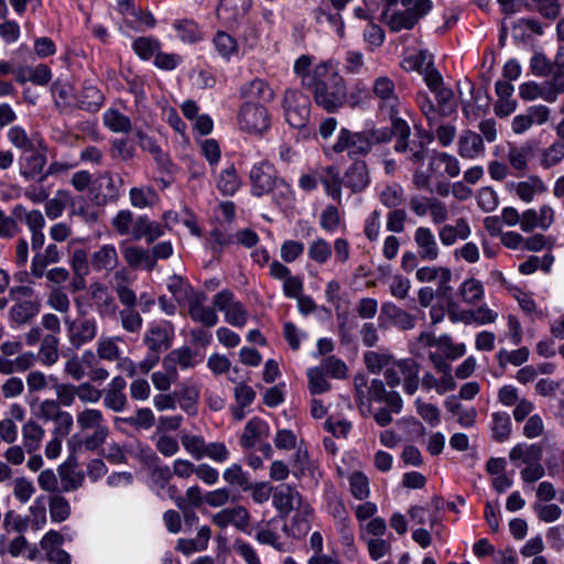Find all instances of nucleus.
Segmentation results:
<instances>
[{
	"mask_svg": "<svg viewBox=\"0 0 564 564\" xmlns=\"http://www.w3.org/2000/svg\"><path fill=\"white\" fill-rule=\"evenodd\" d=\"M123 341L120 336H101L96 346V354L100 360L118 361L121 359L122 351L119 343Z\"/></svg>",
	"mask_w": 564,
	"mask_h": 564,
	"instance_id": "nucleus-35",
	"label": "nucleus"
},
{
	"mask_svg": "<svg viewBox=\"0 0 564 564\" xmlns=\"http://www.w3.org/2000/svg\"><path fill=\"white\" fill-rule=\"evenodd\" d=\"M542 457V448L539 445L518 444L509 453L512 462L522 460L527 465L540 462Z\"/></svg>",
	"mask_w": 564,
	"mask_h": 564,
	"instance_id": "nucleus-51",
	"label": "nucleus"
},
{
	"mask_svg": "<svg viewBox=\"0 0 564 564\" xmlns=\"http://www.w3.org/2000/svg\"><path fill=\"white\" fill-rule=\"evenodd\" d=\"M118 263V253L112 245H105L90 257V264L95 271H110Z\"/></svg>",
	"mask_w": 564,
	"mask_h": 564,
	"instance_id": "nucleus-36",
	"label": "nucleus"
},
{
	"mask_svg": "<svg viewBox=\"0 0 564 564\" xmlns=\"http://www.w3.org/2000/svg\"><path fill=\"white\" fill-rule=\"evenodd\" d=\"M122 178L116 181L113 176L109 173H105L100 175L95 184L101 191V196L104 202H115L120 196V186L122 185Z\"/></svg>",
	"mask_w": 564,
	"mask_h": 564,
	"instance_id": "nucleus-50",
	"label": "nucleus"
},
{
	"mask_svg": "<svg viewBox=\"0 0 564 564\" xmlns=\"http://www.w3.org/2000/svg\"><path fill=\"white\" fill-rule=\"evenodd\" d=\"M369 401L383 402L393 413H400L403 406L401 395L397 391H388L380 379H373L368 388Z\"/></svg>",
	"mask_w": 564,
	"mask_h": 564,
	"instance_id": "nucleus-23",
	"label": "nucleus"
},
{
	"mask_svg": "<svg viewBox=\"0 0 564 564\" xmlns=\"http://www.w3.org/2000/svg\"><path fill=\"white\" fill-rule=\"evenodd\" d=\"M9 295L13 302L8 313L9 322L15 326L31 324L42 306L35 291L28 285H18L10 289Z\"/></svg>",
	"mask_w": 564,
	"mask_h": 564,
	"instance_id": "nucleus-3",
	"label": "nucleus"
},
{
	"mask_svg": "<svg viewBox=\"0 0 564 564\" xmlns=\"http://www.w3.org/2000/svg\"><path fill=\"white\" fill-rule=\"evenodd\" d=\"M432 6L431 0H413L412 4L403 6L404 10L393 11V6L387 3V9L381 14V21L386 23L392 32L411 30L421 18L431 11Z\"/></svg>",
	"mask_w": 564,
	"mask_h": 564,
	"instance_id": "nucleus-4",
	"label": "nucleus"
},
{
	"mask_svg": "<svg viewBox=\"0 0 564 564\" xmlns=\"http://www.w3.org/2000/svg\"><path fill=\"white\" fill-rule=\"evenodd\" d=\"M58 477L61 478V491L72 492L83 487L85 481V474L83 470L77 469L73 464H62L57 468Z\"/></svg>",
	"mask_w": 564,
	"mask_h": 564,
	"instance_id": "nucleus-32",
	"label": "nucleus"
},
{
	"mask_svg": "<svg viewBox=\"0 0 564 564\" xmlns=\"http://www.w3.org/2000/svg\"><path fill=\"white\" fill-rule=\"evenodd\" d=\"M471 234V229L465 218H458L454 225H444L438 230L441 242L446 246H453L458 239L465 240Z\"/></svg>",
	"mask_w": 564,
	"mask_h": 564,
	"instance_id": "nucleus-31",
	"label": "nucleus"
},
{
	"mask_svg": "<svg viewBox=\"0 0 564 564\" xmlns=\"http://www.w3.org/2000/svg\"><path fill=\"white\" fill-rule=\"evenodd\" d=\"M69 344L74 348H79L86 344L91 343L98 335V324L94 317H80L64 319Z\"/></svg>",
	"mask_w": 564,
	"mask_h": 564,
	"instance_id": "nucleus-9",
	"label": "nucleus"
},
{
	"mask_svg": "<svg viewBox=\"0 0 564 564\" xmlns=\"http://www.w3.org/2000/svg\"><path fill=\"white\" fill-rule=\"evenodd\" d=\"M457 152L463 159H476L485 152L482 137L471 130H464L458 137Z\"/></svg>",
	"mask_w": 564,
	"mask_h": 564,
	"instance_id": "nucleus-25",
	"label": "nucleus"
},
{
	"mask_svg": "<svg viewBox=\"0 0 564 564\" xmlns=\"http://www.w3.org/2000/svg\"><path fill=\"white\" fill-rule=\"evenodd\" d=\"M51 89L55 99V105L59 109L70 108L76 104L74 88L69 83L57 79L53 83Z\"/></svg>",
	"mask_w": 564,
	"mask_h": 564,
	"instance_id": "nucleus-49",
	"label": "nucleus"
},
{
	"mask_svg": "<svg viewBox=\"0 0 564 564\" xmlns=\"http://www.w3.org/2000/svg\"><path fill=\"white\" fill-rule=\"evenodd\" d=\"M240 128L249 133L261 134L270 127V116L259 104L246 102L241 106L238 117Z\"/></svg>",
	"mask_w": 564,
	"mask_h": 564,
	"instance_id": "nucleus-7",
	"label": "nucleus"
},
{
	"mask_svg": "<svg viewBox=\"0 0 564 564\" xmlns=\"http://www.w3.org/2000/svg\"><path fill=\"white\" fill-rule=\"evenodd\" d=\"M312 513L313 509L306 501L296 506L290 522L283 525V532L294 539L305 536L311 528Z\"/></svg>",
	"mask_w": 564,
	"mask_h": 564,
	"instance_id": "nucleus-15",
	"label": "nucleus"
},
{
	"mask_svg": "<svg viewBox=\"0 0 564 564\" xmlns=\"http://www.w3.org/2000/svg\"><path fill=\"white\" fill-rule=\"evenodd\" d=\"M304 502L305 500L295 487L289 484H281L274 487L272 503L283 517Z\"/></svg>",
	"mask_w": 564,
	"mask_h": 564,
	"instance_id": "nucleus-11",
	"label": "nucleus"
},
{
	"mask_svg": "<svg viewBox=\"0 0 564 564\" xmlns=\"http://www.w3.org/2000/svg\"><path fill=\"white\" fill-rule=\"evenodd\" d=\"M59 339L55 335H45L42 338L39 349V358L41 362L47 367L53 366L58 360Z\"/></svg>",
	"mask_w": 564,
	"mask_h": 564,
	"instance_id": "nucleus-48",
	"label": "nucleus"
},
{
	"mask_svg": "<svg viewBox=\"0 0 564 564\" xmlns=\"http://www.w3.org/2000/svg\"><path fill=\"white\" fill-rule=\"evenodd\" d=\"M119 319L121 327L131 334H138L143 325V318L135 307L119 311Z\"/></svg>",
	"mask_w": 564,
	"mask_h": 564,
	"instance_id": "nucleus-57",
	"label": "nucleus"
},
{
	"mask_svg": "<svg viewBox=\"0 0 564 564\" xmlns=\"http://www.w3.org/2000/svg\"><path fill=\"white\" fill-rule=\"evenodd\" d=\"M251 7V0H221L217 15L227 24H235L242 19Z\"/></svg>",
	"mask_w": 564,
	"mask_h": 564,
	"instance_id": "nucleus-26",
	"label": "nucleus"
},
{
	"mask_svg": "<svg viewBox=\"0 0 564 564\" xmlns=\"http://www.w3.org/2000/svg\"><path fill=\"white\" fill-rule=\"evenodd\" d=\"M319 181L324 185L327 195L340 204L344 182L343 177L339 176L338 169L336 166L326 167L319 176Z\"/></svg>",
	"mask_w": 564,
	"mask_h": 564,
	"instance_id": "nucleus-40",
	"label": "nucleus"
},
{
	"mask_svg": "<svg viewBox=\"0 0 564 564\" xmlns=\"http://www.w3.org/2000/svg\"><path fill=\"white\" fill-rule=\"evenodd\" d=\"M372 91L382 101V107L389 109L390 117L398 115L400 101L395 95V86L392 79L387 76L378 77L373 83Z\"/></svg>",
	"mask_w": 564,
	"mask_h": 564,
	"instance_id": "nucleus-19",
	"label": "nucleus"
},
{
	"mask_svg": "<svg viewBox=\"0 0 564 564\" xmlns=\"http://www.w3.org/2000/svg\"><path fill=\"white\" fill-rule=\"evenodd\" d=\"M61 260V252L56 245H48L43 252H37L31 264V273L35 278H42L47 265L57 263Z\"/></svg>",
	"mask_w": 564,
	"mask_h": 564,
	"instance_id": "nucleus-33",
	"label": "nucleus"
},
{
	"mask_svg": "<svg viewBox=\"0 0 564 564\" xmlns=\"http://www.w3.org/2000/svg\"><path fill=\"white\" fill-rule=\"evenodd\" d=\"M45 150V145L42 142H39L21 153V174L25 178H33L43 171L46 163Z\"/></svg>",
	"mask_w": 564,
	"mask_h": 564,
	"instance_id": "nucleus-12",
	"label": "nucleus"
},
{
	"mask_svg": "<svg viewBox=\"0 0 564 564\" xmlns=\"http://www.w3.org/2000/svg\"><path fill=\"white\" fill-rule=\"evenodd\" d=\"M51 520L56 523L66 521L72 514L69 501L62 495L55 494L47 497Z\"/></svg>",
	"mask_w": 564,
	"mask_h": 564,
	"instance_id": "nucleus-43",
	"label": "nucleus"
},
{
	"mask_svg": "<svg viewBox=\"0 0 564 564\" xmlns=\"http://www.w3.org/2000/svg\"><path fill=\"white\" fill-rule=\"evenodd\" d=\"M415 278L420 282H438L437 292L446 297L452 293L449 282L452 280V271L446 267H423L416 270Z\"/></svg>",
	"mask_w": 564,
	"mask_h": 564,
	"instance_id": "nucleus-18",
	"label": "nucleus"
},
{
	"mask_svg": "<svg viewBox=\"0 0 564 564\" xmlns=\"http://www.w3.org/2000/svg\"><path fill=\"white\" fill-rule=\"evenodd\" d=\"M115 424H127L135 430H150L155 424V416L151 409L140 408L134 415L115 417Z\"/></svg>",
	"mask_w": 564,
	"mask_h": 564,
	"instance_id": "nucleus-42",
	"label": "nucleus"
},
{
	"mask_svg": "<svg viewBox=\"0 0 564 564\" xmlns=\"http://www.w3.org/2000/svg\"><path fill=\"white\" fill-rule=\"evenodd\" d=\"M47 305L51 308L64 314L69 311L70 301L64 289L54 286L48 292Z\"/></svg>",
	"mask_w": 564,
	"mask_h": 564,
	"instance_id": "nucleus-64",
	"label": "nucleus"
},
{
	"mask_svg": "<svg viewBox=\"0 0 564 564\" xmlns=\"http://www.w3.org/2000/svg\"><path fill=\"white\" fill-rule=\"evenodd\" d=\"M564 90V84H545L543 87L536 83L530 82L520 85L519 95L524 100H533L538 97H542L549 102H553L557 95Z\"/></svg>",
	"mask_w": 564,
	"mask_h": 564,
	"instance_id": "nucleus-20",
	"label": "nucleus"
},
{
	"mask_svg": "<svg viewBox=\"0 0 564 564\" xmlns=\"http://www.w3.org/2000/svg\"><path fill=\"white\" fill-rule=\"evenodd\" d=\"M173 326L167 325H151L143 336V344L148 350L162 354L167 350L172 345Z\"/></svg>",
	"mask_w": 564,
	"mask_h": 564,
	"instance_id": "nucleus-14",
	"label": "nucleus"
},
{
	"mask_svg": "<svg viewBox=\"0 0 564 564\" xmlns=\"http://www.w3.org/2000/svg\"><path fill=\"white\" fill-rule=\"evenodd\" d=\"M312 58L308 55L300 56L294 63V73L300 78L303 88L308 86L315 77V67L311 69Z\"/></svg>",
	"mask_w": 564,
	"mask_h": 564,
	"instance_id": "nucleus-62",
	"label": "nucleus"
},
{
	"mask_svg": "<svg viewBox=\"0 0 564 564\" xmlns=\"http://www.w3.org/2000/svg\"><path fill=\"white\" fill-rule=\"evenodd\" d=\"M344 186L352 193L362 192L370 182L368 166L365 161H355L343 176Z\"/></svg>",
	"mask_w": 564,
	"mask_h": 564,
	"instance_id": "nucleus-22",
	"label": "nucleus"
},
{
	"mask_svg": "<svg viewBox=\"0 0 564 564\" xmlns=\"http://www.w3.org/2000/svg\"><path fill=\"white\" fill-rule=\"evenodd\" d=\"M398 367L401 371L404 392L413 395L420 386V364L413 358H405L398 360Z\"/></svg>",
	"mask_w": 564,
	"mask_h": 564,
	"instance_id": "nucleus-28",
	"label": "nucleus"
},
{
	"mask_svg": "<svg viewBox=\"0 0 564 564\" xmlns=\"http://www.w3.org/2000/svg\"><path fill=\"white\" fill-rule=\"evenodd\" d=\"M163 235L161 226L155 221H150L148 217L140 216L135 219L132 228L134 240L145 238L148 242H153Z\"/></svg>",
	"mask_w": 564,
	"mask_h": 564,
	"instance_id": "nucleus-39",
	"label": "nucleus"
},
{
	"mask_svg": "<svg viewBox=\"0 0 564 564\" xmlns=\"http://www.w3.org/2000/svg\"><path fill=\"white\" fill-rule=\"evenodd\" d=\"M437 107H438V113L441 117H447L455 110V101H454V94L449 88H446L444 86H441L436 90H434Z\"/></svg>",
	"mask_w": 564,
	"mask_h": 564,
	"instance_id": "nucleus-63",
	"label": "nucleus"
},
{
	"mask_svg": "<svg viewBox=\"0 0 564 564\" xmlns=\"http://www.w3.org/2000/svg\"><path fill=\"white\" fill-rule=\"evenodd\" d=\"M183 448L194 458L202 459L206 454V442L203 436L184 433L180 436Z\"/></svg>",
	"mask_w": 564,
	"mask_h": 564,
	"instance_id": "nucleus-54",
	"label": "nucleus"
},
{
	"mask_svg": "<svg viewBox=\"0 0 564 564\" xmlns=\"http://www.w3.org/2000/svg\"><path fill=\"white\" fill-rule=\"evenodd\" d=\"M126 262L132 268L144 267L147 270H152L155 265V260L148 250L130 246L122 250Z\"/></svg>",
	"mask_w": 564,
	"mask_h": 564,
	"instance_id": "nucleus-45",
	"label": "nucleus"
},
{
	"mask_svg": "<svg viewBox=\"0 0 564 564\" xmlns=\"http://www.w3.org/2000/svg\"><path fill=\"white\" fill-rule=\"evenodd\" d=\"M127 382L123 377L116 376L102 390L104 405L113 412H122L128 405V397L124 393Z\"/></svg>",
	"mask_w": 564,
	"mask_h": 564,
	"instance_id": "nucleus-17",
	"label": "nucleus"
},
{
	"mask_svg": "<svg viewBox=\"0 0 564 564\" xmlns=\"http://www.w3.org/2000/svg\"><path fill=\"white\" fill-rule=\"evenodd\" d=\"M89 291L91 299L95 301L99 316L106 317L116 313L117 304L106 285L100 282H94L90 284Z\"/></svg>",
	"mask_w": 564,
	"mask_h": 564,
	"instance_id": "nucleus-27",
	"label": "nucleus"
},
{
	"mask_svg": "<svg viewBox=\"0 0 564 564\" xmlns=\"http://www.w3.org/2000/svg\"><path fill=\"white\" fill-rule=\"evenodd\" d=\"M102 102V93L93 85H85L76 98V106L89 112L98 111Z\"/></svg>",
	"mask_w": 564,
	"mask_h": 564,
	"instance_id": "nucleus-41",
	"label": "nucleus"
},
{
	"mask_svg": "<svg viewBox=\"0 0 564 564\" xmlns=\"http://www.w3.org/2000/svg\"><path fill=\"white\" fill-rule=\"evenodd\" d=\"M413 239L420 259L435 261L440 257V247L431 228L417 227L414 230Z\"/></svg>",
	"mask_w": 564,
	"mask_h": 564,
	"instance_id": "nucleus-16",
	"label": "nucleus"
},
{
	"mask_svg": "<svg viewBox=\"0 0 564 564\" xmlns=\"http://www.w3.org/2000/svg\"><path fill=\"white\" fill-rule=\"evenodd\" d=\"M381 313L397 327L409 330L415 327L416 317L395 304L387 302L381 306Z\"/></svg>",
	"mask_w": 564,
	"mask_h": 564,
	"instance_id": "nucleus-34",
	"label": "nucleus"
},
{
	"mask_svg": "<svg viewBox=\"0 0 564 564\" xmlns=\"http://www.w3.org/2000/svg\"><path fill=\"white\" fill-rule=\"evenodd\" d=\"M390 140L391 133L388 132L387 128L368 129L360 132H352L343 128L333 145V150L336 153L347 152L348 156L354 159L370 153L375 144L386 143Z\"/></svg>",
	"mask_w": 564,
	"mask_h": 564,
	"instance_id": "nucleus-2",
	"label": "nucleus"
},
{
	"mask_svg": "<svg viewBox=\"0 0 564 564\" xmlns=\"http://www.w3.org/2000/svg\"><path fill=\"white\" fill-rule=\"evenodd\" d=\"M305 89L310 90L317 106L327 112H335L347 99L346 84L332 62L315 66V77Z\"/></svg>",
	"mask_w": 564,
	"mask_h": 564,
	"instance_id": "nucleus-1",
	"label": "nucleus"
},
{
	"mask_svg": "<svg viewBox=\"0 0 564 564\" xmlns=\"http://www.w3.org/2000/svg\"><path fill=\"white\" fill-rule=\"evenodd\" d=\"M391 128L387 129L391 133V138L397 139L394 150L400 153L410 152V160L414 163H419L425 158V147L421 141H410L411 129L405 120L398 117V115L391 116Z\"/></svg>",
	"mask_w": 564,
	"mask_h": 564,
	"instance_id": "nucleus-5",
	"label": "nucleus"
},
{
	"mask_svg": "<svg viewBox=\"0 0 564 564\" xmlns=\"http://www.w3.org/2000/svg\"><path fill=\"white\" fill-rule=\"evenodd\" d=\"M22 444L28 453H33L41 447L45 437V430L35 419H29L21 429Z\"/></svg>",
	"mask_w": 564,
	"mask_h": 564,
	"instance_id": "nucleus-29",
	"label": "nucleus"
},
{
	"mask_svg": "<svg viewBox=\"0 0 564 564\" xmlns=\"http://www.w3.org/2000/svg\"><path fill=\"white\" fill-rule=\"evenodd\" d=\"M213 523L220 529L234 525L246 532L250 527V513L243 506L225 508L213 516Z\"/></svg>",
	"mask_w": 564,
	"mask_h": 564,
	"instance_id": "nucleus-10",
	"label": "nucleus"
},
{
	"mask_svg": "<svg viewBox=\"0 0 564 564\" xmlns=\"http://www.w3.org/2000/svg\"><path fill=\"white\" fill-rule=\"evenodd\" d=\"M217 186L225 195H234L237 192L240 182L234 166H229L220 173Z\"/></svg>",
	"mask_w": 564,
	"mask_h": 564,
	"instance_id": "nucleus-59",
	"label": "nucleus"
},
{
	"mask_svg": "<svg viewBox=\"0 0 564 564\" xmlns=\"http://www.w3.org/2000/svg\"><path fill=\"white\" fill-rule=\"evenodd\" d=\"M332 253L330 243L323 238L313 240L307 250L308 258L317 264L326 263L330 259Z\"/></svg>",
	"mask_w": 564,
	"mask_h": 564,
	"instance_id": "nucleus-55",
	"label": "nucleus"
},
{
	"mask_svg": "<svg viewBox=\"0 0 564 564\" xmlns=\"http://www.w3.org/2000/svg\"><path fill=\"white\" fill-rule=\"evenodd\" d=\"M246 98L269 102L274 98L271 87L262 79L251 80L242 90Z\"/></svg>",
	"mask_w": 564,
	"mask_h": 564,
	"instance_id": "nucleus-52",
	"label": "nucleus"
},
{
	"mask_svg": "<svg viewBox=\"0 0 564 564\" xmlns=\"http://www.w3.org/2000/svg\"><path fill=\"white\" fill-rule=\"evenodd\" d=\"M223 478L231 486L239 487L242 491H249L250 480L239 464H232L223 473Z\"/></svg>",
	"mask_w": 564,
	"mask_h": 564,
	"instance_id": "nucleus-56",
	"label": "nucleus"
},
{
	"mask_svg": "<svg viewBox=\"0 0 564 564\" xmlns=\"http://www.w3.org/2000/svg\"><path fill=\"white\" fill-rule=\"evenodd\" d=\"M30 405L35 420L44 422L54 421L63 410L58 401L54 399H35Z\"/></svg>",
	"mask_w": 564,
	"mask_h": 564,
	"instance_id": "nucleus-38",
	"label": "nucleus"
},
{
	"mask_svg": "<svg viewBox=\"0 0 564 564\" xmlns=\"http://www.w3.org/2000/svg\"><path fill=\"white\" fill-rule=\"evenodd\" d=\"M560 53L554 63L546 58L544 54L536 53L531 58V70L536 76L552 75L553 79L549 84H564L563 65L558 62Z\"/></svg>",
	"mask_w": 564,
	"mask_h": 564,
	"instance_id": "nucleus-24",
	"label": "nucleus"
},
{
	"mask_svg": "<svg viewBox=\"0 0 564 564\" xmlns=\"http://www.w3.org/2000/svg\"><path fill=\"white\" fill-rule=\"evenodd\" d=\"M311 101L306 95L297 90H286L284 110L288 123L293 128H303L310 118Z\"/></svg>",
	"mask_w": 564,
	"mask_h": 564,
	"instance_id": "nucleus-6",
	"label": "nucleus"
},
{
	"mask_svg": "<svg viewBox=\"0 0 564 564\" xmlns=\"http://www.w3.org/2000/svg\"><path fill=\"white\" fill-rule=\"evenodd\" d=\"M459 293L465 303L473 304L482 299L484 288L480 281L470 278L462 284Z\"/></svg>",
	"mask_w": 564,
	"mask_h": 564,
	"instance_id": "nucleus-61",
	"label": "nucleus"
},
{
	"mask_svg": "<svg viewBox=\"0 0 564 564\" xmlns=\"http://www.w3.org/2000/svg\"><path fill=\"white\" fill-rule=\"evenodd\" d=\"M155 449L164 457H172L180 452V444L177 440L170 434L154 435Z\"/></svg>",
	"mask_w": 564,
	"mask_h": 564,
	"instance_id": "nucleus-60",
	"label": "nucleus"
},
{
	"mask_svg": "<svg viewBox=\"0 0 564 564\" xmlns=\"http://www.w3.org/2000/svg\"><path fill=\"white\" fill-rule=\"evenodd\" d=\"M313 18L318 24L327 22L330 25L335 26L339 37L345 36V25L340 12H332L327 8L317 7L316 9L313 10Z\"/></svg>",
	"mask_w": 564,
	"mask_h": 564,
	"instance_id": "nucleus-53",
	"label": "nucleus"
},
{
	"mask_svg": "<svg viewBox=\"0 0 564 564\" xmlns=\"http://www.w3.org/2000/svg\"><path fill=\"white\" fill-rule=\"evenodd\" d=\"M564 120L557 123L556 132L560 137V140L550 145L542 154V165L544 167H552L558 164L564 158Z\"/></svg>",
	"mask_w": 564,
	"mask_h": 564,
	"instance_id": "nucleus-44",
	"label": "nucleus"
},
{
	"mask_svg": "<svg viewBox=\"0 0 564 564\" xmlns=\"http://www.w3.org/2000/svg\"><path fill=\"white\" fill-rule=\"evenodd\" d=\"M275 172L269 163L256 164L250 171L251 191L256 196L271 193L275 184Z\"/></svg>",
	"mask_w": 564,
	"mask_h": 564,
	"instance_id": "nucleus-13",
	"label": "nucleus"
},
{
	"mask_svg": "<svg viewBox=\"0 0 564 564\" xmlns=\"http://www.w3.org/2000/svg\"><path fill=\"white\" fill-rule=\"evenodd\" d=\"M76 423L82 432L108 427L102 412L94 408H85L76 414Z\"/></svg>",
	"mask_w": 564,
	"mask_h": 564,
	"instance_id": "nucleus-37",
	"label": "nucleus"
},
{
	"mask_svg": "<svg viewBox=\"0 0 564 564\" xmlns=\"http://www.w3.org/2000/svg\"><path fill=\"white\" fill-rule=\"evenodd\" d=\"M521 229L525 232L533 231L535 228L547 229L554 221V212L543 205L540 210L528 209L521 214Z\"/></svg>",
	"mask_w": 564,
	"mask_h": 564,
	"instance_id": "nucleus-21",
	"label": "nucleus"
},
{
	"mask_svg": "<svg viewBox=\"0 0 564 564\" xmlns=\"http://www.w3.org/2000/svg\"><path fill=\"white\" fill-rule=\"evenodd\" d=\"M492 437L497 442H505L511 434L510 416L507 413L492 414Z\"/></svg>",
	"mask_w": 564,
	"mask_h": 564,
	"instance_id": "nucleus-58",
	"label": "nucleus"
},
{
	"mask_svg": "<svg viewBox=\"0 0 564 564\" xmlns=\"http://www.w3.org/2000/svg\"><path fill=\"white\" fill-rule=\"evenodd\" d=\"M269 435V425L260 417H252L247 422L240 436V445L250 449L262 438Z\"/></svg>",
	"mask_w": 564,
	"mask_h": 564,
	"instance_id": "nucleus-30",
	"label": "nucleus"
},
{
	"mask_svg": "<svg viewBox=\"0 0 564 564\" xmlns=\"http://www.w3.org/2000/svg\"><path fill=\"white\" fill-rule=\"evenodd\" d=\"M12 216L23 221L31 232V246L33 250L42 248L45 241L43 229L45 227V218L41 210H28L23 205L18 204L12 208Z\"/></svg>",
	"mask_w": 564,
	"mask_h": 564,
	"instance_id": "nucleus-8",
	"label": "nucleus"
},
{
	"mask_svg": "<svg viewBox=\"0 0 564 564\" xmlns=\"http://www.w3.org/2000/svg\"><path fill=\"white\" fill-rule=\"evenodd\" d=\"M130 203L135 208L153 207L159 202V195L150 186L132 187L129 192Z\"/></svg>",
	"mask_w": 564,
	"mask_h": 564,
	"instance_id": "nucleus-47",
	"label": "nucleus"
},
{
	"mask_svg": "<svg viewBox=\"0 0 564 564\" xmlns=\"http://www.w3.org/2000/svg\"><path fill=\"white\" fill-rule=\"evenodd\" d=\"M533 147L530 143H524L522 145H510L508 151V161L509 164L523 174L528 167V161L532 156Z\"/></svg>",
	"mask_w": 564,
	"mask_h": 564,
	"instance_id": "nucleus-46",
	"label": "nucleus"
}]
</instances>
